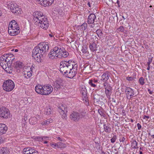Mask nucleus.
Instances as JSON below:
<instances>
[{"instance_id": "obj_44", "label": "nucleus", "mask_w": 154, "mask_h": 154, "mask_svg": "<svg viewBox=\"0 0 154 154\" xmlns=\"http://www.w3.org/2000/svg\"><path fill=\"white\" fill-rule=\"evenodd\" d=\"M117 139V136L116 135H114V136H113L112 138L111 139V140H110L111 142L112 143H114L115 142V141H116Z\"/></svg>"}, {"instance_id": "obj_55", "label": "nucleus", "mask_w": 154, "mask_h": 154, "mask_svg": "<svg viewBox=\"0 0 154 154\" xmlns=\"http://www.w3.org/2000/svg\"><path fill=\"white\" fill-rule=\"evenodd\" d=\"M71 41L69 39H68V40L67 41V42H68V43H71V42H72L73 41V40H72V39H71Z\"/></svg>"}, {"instance_id": "obj_22", "label": "nucleus", "mask_w": 154, "mask_h": 154, "mask_svg": "<svg viewBox=\"0 0 154 154\" xmlns=\"http://www.w3.org/2000/svg\"><path fill=\"white\" fill-rule=\"evenodd\" d=\"M8 130L7 127L4 124H0V133L1 134L5 133Z\"/></svg>"}, {"instance_id": "obj_4", "label": "nucleus", "mask_w": 154, "mask_h": 154, "mask_svg": "<svg viewBox=\"0 0 154 154\" xmlns=\"http://www.w3.org/2000/svg\"><path fill=\"white\" fill-rule=\"evenodd\" d=\"M74 64V61L71 60L63 61L60 63V71L62 73L66 75L69 69L71 68Z\"/></svg>"}, {"instance_id": "obj_49", "label": "nucleus", "mask_w": 154, "mask_h": 154, "mask_svg": "<svg viewBox=\"0 0 154 154\" xmlns=\"http://www.w3.org/2000/svg\"><path fill=\"white\" fill-rule=\"evenodd\" d=\"M149 116H144L143 117V119H145L146 121H148V119H149Z\"/></svg>"}, {"instance_id": "obj_19", "label": "nucleus", "mask_w": 154, "mask_h": 154, "mask_svg": "<svg viewBox=\"0 0 154 154\" xmlns=\"http://www.w3.org/2000/svg\"><path fill=\"white\" fill-rule=\"evenodd\" d=\"M35 90L38 94L44 95V86L38 85L35 86Z\"/></svg>"}, {"instance_id": "obj_53", "label": "nucleus", "mask_w": 154, "mask_h": 154, "mask_svg": "<svg viewBox=\"0 0 154 154\" xmlns=\"http://www.w3.org/2000/svg\"><path fill=\"white\" fill-rule=\"evenodd\" d=\"M91 24H92L90 25L89 26H90V28H93L94 27V25H95V23H92Z\"/></svg>"}, {"instance_id": "obj_8", "label": "nucleus", "mask_w": 154, "mask_h": 154, "mask_svg": "<svg viewBox=\"0 0 154 154\" xmlns=\"http://www.w3.org/2000/svg\"><path fill=\"white\" fill-rule=\"evenodd\" d=\"M77 64L74 62L73 65L71 67V69L68 70L66 76L69 78H73L77 74Z\"/></svg>"}, {"instance_id": "obj_63", "label": "nucleus", "mask_w": 154, "mask_h": 154, "mask_svg": "<svg viewBox=\"0 0 154 154\" xmlns=\"http://www.w3.org/2000/svg\"><path fill=\"white\" fill-rule=\"evenodd\" d=\"M58 138V140H61V138H60V137H58V138Z\"/></svg>"}, {"instance_id": "obj_36", "label": "nucleus", "mask_w": 154, "mask_h": 154, "mask_svg": "<svg viewBox=\"0 0 154 154\" xmlns=\"http://www.w3.org/2000/svg\"><path fill=\"white\" fill-rule=\"evenodd\" d=\"M95 34H97V37L100 38H101L103 37V33L102 31L100 29L97 30L96 31V33Z\"/></svg>"}, {"instance_id": "obj_28", "label": "nucleus", "mask_w": 154, "mask_h": 154, "mask_svg": "<svg viewBox=\"0 0 154 154\" xmlns=\"http://www.w3.org/2000/svg\"><path fill=\"white\" fill-rule=\"evenodd\" d=\"M103 128L104 131L108 133H110L111 130V128L108 124H105L103 125Z\"/></svg>"}, {"instance_id": "obj_26", "label": "nucleus", "mask_w": 154, "mask_h": 154, "mask_svg": "<svg viewBox=\"0 0 154 154\" xmlns=\"http://www.w3.org/2000/svg\"><path fill=\"white\" fill-rule=\"evenodd\" d=\"M89 48L91 51L92 52L96 51L97 50V45L94 42H93L92 43L90 44Z\"/></svg>"}, {"instance_id": "obj_50", "label": "nucleus", "mask_w": 154, "mask_h": 154, "mask_svg": "<svg viewBox=\"0 0 154 154\" xmlns=\"http://www.w3.org/2000/svg\"><path fill=\"white\" fill-rule=\"evenodd\" d=\"M127 79L129 81H131L133 80L134 78L132 77H127Z\"/></svg>"}, {"instance_id": "obj_27", "label": "nucleus", "mask_w": 154, "mask_h": 154, "mask_svg": "<svg viewBox=\"0 0 154 154\" xmlns=\"http://www.w3.org/2000/svg\"><path fill=\"white\" fill-rule=\"evenodd\" d=\"M109 75L107 73H104L101 76V80L103 81L107 82V81L109 79Z\"/></svg>"}, {"instance_id": "obj_33", "label": "nucleus", "mask_w": 154, "mask_h": 154, "mask_svg": "<svg viewBox=\"0 0 154 154\" xmlns=\"http://www.w3.org/2000/svg\"><path fill=\"white\" fill-rule=\"evenodd\" d=\"M131 146L133 149H137L138 147L137 146L136 141L134 139H132L131 141Z\"/></svg>"}, {"instance_id": "obj_58", "label": "nucleus", "mask_w": 154, "mask_h": 154, "mask_svg": "<svg viewBox=\"0 0 154 154\" xmlns=\"http://www.w3.org/2000/svg\"><path fill=\"white\" fill-rule=\"evenodd\" d=\"M43 142L45 144L47 143H48V142L47 141V140L44 141Z\"/></svg>"}, {"instance_id": "obj_20", "label": "nucleus", "mask_w": 154, "mask_h": 154, "mask_svg": "<svg viewBox=\"0 0 154 154\" xmlns=\"http://www.w3.org/2000/svg\"><path fill=\"white\" fill-rule=\"evenodd\" d=\"M62 49H63V47L60 48L58 47H55L53 49V50L55 53V54H56L57 57H60V52L62 51Z\"/></svg>"}, {"instance_id": "obj_13", "label": "nucleus", "mask_w": 154, "mask_h": 154, "mask_svg": "<svg viewBox=\"0 0 154 154\" xmlns=\"http://www.w3.org/2000/svg\"><path fill=\"white\" fill-rule=\"evenodd\" d=\"M10 8L13 13L16 14L18 15L21 14V10L17 4H11Z\"/></svg>"}, {"instance_id": "obj_32", "label": "nucleus", "mask_w": 154, "mask_h": 154, "mask_svg": "<svg viewBox=\"0 0 154 154\" xmlns=\"http://www.w3.org/2000/svg\"><path fill=\"white\" fill-rule=\"evenodd\" d=\"M87 27V24L86 23H83L82 25L78 26V28L79 29H80L81 30L83 31Z\"/></svg>"}, {"instance_id": "obj_1", "label": "nucleus", "mask_w": 154, "mask_h": 154, "mask_svg": "<svg viewBox=\"0 0 154 154\" xmlns=\"http://www.w3.org/2000/svg\"><path fill=\"white\" fill-rule=\"evenodd\" d=\"M48 42L40 43L33 50L32 57L37 62H40L43 55L48 50Z\"/></svg>"}, {"instance_id": "obj_25", "label": "nucleus", "mask_w": 154, "mask_h": 154, "mask_svg": "<svg viewBox=\"0 0 154 154\" xmlns=\"http://www.w3.org/2000/svg\"><path fill=\"white\" fill-rule=\"evenodd\" d=\"M34 149L30 147H28L24 148L23 150V153L24 154H31L33 153Z\"/></svg>"}, {"instance_id": "obj_48", "label": "nucleus", "mask_w": 154, "mask_h": 154, "mask_svg": "<svg viewBox=\"0 0 154 154\" xmlns=\"http://www.w3.org/2000/svg\"><path fill=\"white\" fill-rule=\"evenodd\" d=\"M125 139L124 137H120L119 140L120 142H123L125 140Z\"/></svg>"}, {"instance_id": "obj_3", "label": "nucleus", "mask_w": 154, "mask_h": 154, "mask_svg": "<svg viewBox=\"0 0 154 154\" xmlns=\"http://www.w3.org/2000/svg\"><path fill=\"white\" fill-rule=\"evenodd\" d=\"M20 27L17 22L13 20L10 22L8 26V32L11 36L17 35L20 32Z\"/></svg>"}, {"instance_id": "obj_31", "label": "nucleus", "mask_w": 154, "mask_h": 154, "mask_svg": "<svg viewBox=\"0 0 154 154\" xmlns=\"http://www.w3.org/2000/svg\"><path fill=\"white\" fill-rule=\"evenodd\" d=\"M62 51L60 52L61 55L60 57H63L64 58L66 57L69 55L68 52L65 50L63 48V49H62Z\"/></svg>"}, {"instance_id": "obj_57", "label": "nucleus", "mask_w": 154, "mask_h": 154, "mask_svg": "<svg viewBox=\"0 0 154 154\" xmlns=\"http://www.w3.org/2000/svg\"><path fill=\"white\" fill-rule=\"evenodd\" d=\"M49 35L50 38H52L53 36V34H49Z\"/></svg>"}, {"instance_id": "obj_5", "label": "nucleus", "mask_w": 154, "mask_h": 154, "mask_svg": "<svg viewBox=\"0 0 154 154\" xmlns=\"http://www.w3.org/2000/svg\"><path fill=\"white\" fill-rule=\"evenodd\" d=\"M14 56L11 54H5L0 57V63L11 64L14 59Z\"/></svg>"}, {"instance_id": "obj_30", "label": "nucleus", "mask_w": 154, "mask_h": 154, "mask_svg": "<svg viewBox=\"0 0 154 154\" xmlns=\"http://www.w3.org/2000/svg\"><path fill=\"white\" fill-rule=\"evenodd\" d=\"M9 151L6 147L0 148V154H8Z\"/></svg>"}, {"instance_id": "obj_46", "label": "nucleus", "mask_w": 154, "mask_h": 154, "mask_svg": "<svg viewBox=\"0 0 154 154\" xmlns=\"http://www.w3.org/2000/svg\"><path fill=\"white\" fill-rule=\"evenodd\" d=\"M51 110L50 108L47 109L45 110V113L46 115H49L51 113Z\"/></svg>"}, {"instance_id": "obj_21", "label": "nucleus", "mask_w": 154, "mask_h": 154, "mask_svg": "<svg viewBox=\"0 0 154 154\" xmlns=\"http://www.w3.org/2000/svg\"><path fill=\"white\" fill-rule=\"evenodd\" d=\"M39 116L38 115H37L36 116L31 117L29 120V123L32 125L35 124L39 119Z\"/></svg>"}, {"instance_id": "obj_41", "label": "nucleus", "mask_w": 154, "mask_h": 154, "mask_svg": "<svg viewBox=\"0 0 154 154\" xmlns=\"http://www.w3.org/2000/svg\"><path fill=\"white\" fill-rule=\"evenodd\" d=\"M139 82L141 85H143L145 84L144 79L143 77L140 78L139 79Z\"/></svg>"}, {"instance_id": "obj_45", "label": "nucleus", "mask_w": 154, "mask_h": 154, "mask_svg": "<svg viewBox=\"0 0 154 154\" xmlns=\"http://www.w3.org/2000/svg\"><path fill=\"white\" fill-rule=\"evenodd\" d=\"M54 0H46V2H47V4H48L47 5H46V7L51 5V4L53 3Z\"/></svg>"}, {"instance_id": "obj_56", "label": "nucleus", "mask_w": 154, "mask_h": 154, "mask_svg": "<svg viewBox=\"0 0 154 154\" xmlns=\"http://www.w3.org/2000/svg\"><path fill=\"white\" fill-rule=\"evenodd\" d=\"M99 112V113L100 115L101 116H103V112H102L101 111H100V112H99V110H98Z\"/></svg>"}, {"instance_id": "obj_37", "label": "nucleus", "mask_w": 154, "mask_h": 154, "mask_svg": "<svg viewBox=\"0 0 154 154\" xmlns=\"http://www.w3.org/2000/svg\"><path fill=\"white\" fill-rule=\"evenodd\" d=\"M37 1H38L40 4L44 7H46V5H47L46 0H36Z\"/></svg>"}, {"instance_id": "obj_18", "label": "nucleus", "mask_w": 154, "mask_h": 154, "mask_svg": "<svg viewBox=\"0 0 154 154\" xmlns=\"http://www.w3.org/2000/svg\"><path fill=\"white\" fill-rule=\"evenodd\" d=\"M14 66L16 71L18 72H20V69L22 68L23 64L22 62L17 61L14 63Z\"/></svg>"}, {"instance_id": "obj_35", "label": "nucleus", "mask_w": 154, "mask_h": 154, "mask_svg": "<svg viewBox=\"0 0 154 154\" xmlns=\"http://www.w3.org/2000/svg\"><path fill=\"white\" fill-rule=\"evenodd\" d=\"M81 51L84 54H86L88 55L89 54L87 48L86 47H82Z\"/></svg>"}, {"instance_id": "obj_24", "label": "nucleus", "mask_w": 154, "mask_h": 154, "mask_svg": "<svg viewBox=\"0 0 154 154\" xmlns=\"http://www.w3.org/2000/svg\"><path fill=\"white\" fill-rule=\"evenodd\" d=\"M98 80L95 79H91L89 80L88 83L91 87L93 88L95 87L97 84Z\"/></svg>"}, {"instance_id": "obj_10", "label": "nucleus", "mask_w": 154, "mask_h": 154, "mask_svg": "<svg viewBox=\"0 0 154 154\" xmlns=\"http://www.w3.org/2000/svg\"><path fill=\"white\" fill-rule=\"evenodd\" d=\"M103 85L105 89L106 96L109 99L112 93V87L107 82H104Z\"/></svg>"}, {"instance_id": "obj_16", "label": "nucleus", "mask_w": 154, "mask_h": 154, "mask_svg": "<svg viewBox=\"0 0 154 154\" xmlns=\"http://www.w3.org/2000/svg\"><path fill=\"white\" fill-rule=\"evenodd\" d=\"M59 111L61 114H62V117L63 119H66V114L65 113V111H66V109L63 105H62L59 108Z\"/></svg>"}, {"instance_id": "obj_6", "label": "nucleus", "mask_w": 154, "mask_h": 154, "mask_svg": "<svg viewBox=\"0 0 154 154\" xmlns=\"http://www.w3.org/2000/svg\"><path fill=\"white\" fill-rule=\"evenodd\" d=\"M15 87L14 82L11 80L8 79L5 81L3 84V90L7 92L11 91Z\"/></svg>"}, {"instance_id": "obj_15", "label": "nucleus", "mask_w": 154, "mask_h": 154, "mask_svg": "<svg viewBox=\"0 0 154 154\" xmlns=\"http://www.w3.org/2000/svg\"><path fill=\"white\" fill-rule=\"evenodd\" d=\"M0 65L2 66L3 69L5 71L8 73H11L12 72V68L11 67V64L3 63H0Z\"/></svg>"}, {"instance_id": "obj_61", "label": "nucleus", "mask_w": 154, "mask_h": 154, "mask_svg": "<svg viewBox=\"0 0 154 154\" xmlns=\"http://www.w3.org/2000/svg\"><path fill=\"white\" fill-rule=\"evenodd\" d=\"M130 121L131 122H134V120L132 119H130Z\"/></svg>"}, {"instance_id": "obj_11", "label": "nucleus", "mask_w": 154, "mask_h": 154, "mask_svg": "<svg viewBox=\"0 0 154 154\" xmlns=\"http://www.w3.org/2000/svg\"><path fill=\"white\" fill-rule=\"evenodd\" d=\"M53 85L55 88L60 90L63 88L64 83L62 80L59 79L54 82Z\"/></svg>"}, {"instance_id": "obj_64", "label": "nucleus", "mask_w": 154, "mask_h": 154, "mask_svg": "<svg viewBox=\"0 0 154 154\" xmlns=\"http://www.w3.org/2000/svg\"><path fill=\"white\" fill-rule=\"evenodd\" d=\"M140 154H143V152L142 151L140 152Z\"/></svg>"}, {"instance_id": "obj_43", "label": "nucleus", "mask_w": 154, "mask_h": 154, "mask_svg": "<svg viewBox=\"0 0 154 154\" xmlns=\"http://www.w3.org/2000/svg\"><path fill=\"white\" fill-rule=\"evenodd\" d=\"M57 143L52 142L50 143V146L53 148L56 149L57 148Z\"/></svg>"}, {"instance_id": "obj_17", "label": "nucleus", "mask_w": 154, "mask_h": 154, "mask_svg": "<svg viewBox=\"0 0 154 154\" xmlns=\"http://www.w3.org/2000/svg\"><path fill=\"white\" fill-rule=\"evenodd\" d=\"M96 17L95 15L94 14H90L88 18V24L93 23L94 22H96Z\"/></svg>"}, {"instance_id": "obj_51", "label": "nucleus", "mask_w": 154, "mask_h": 154, "mask_svg": "<svg viewBox=\"0 0 154 154\" xmlns=\"http://www.w3.org/2000/svg\"><path fill=\"white\" fill-rule=\"evenodd\" d=\"M137 126L138 130H140L141 129V125L139 123H138L137 124Z\"/></svg>"}, {"instance_id": "obj_40", "label": "nucleus", "mask_w": 154, "mask_h": 154, "mask_svg": "<svg viewBox=\"0 0 154 154\" xmlns=\"http://www.w3.org/2000/svg\"><path fill=\"white\" fill-rule=\"evenodd\" d=\"M117 32H124L125 31V29L123 26H120L117 29Z\"/></svg>"}, {"instance_id": "obj_52", "label": "nucleus", "mask_w": 154, "mask_h": 154, "mask_svg": "<svg viewBox=\"0 0 154 154\" xmlns=\"http://www.w3.org/2000/svg\"><path fill=\"white\" fill-rule=\"evenodd\" d=\"M87 5L90 8H91V7L92 8V6L91 7V3L90 2H88V3Z\"/></svg>"}, {"instance_id": "obj_2", "label": "nucleus", "mask_w": 154, "mask_h": 154, "mask_svg": "<svg viewBox=\"0 0 154 154\" xmlns=\"http://www.w3.org/2000/svg\"><path fill=\"white\" fill-rule=\"evenodd\" d=\"M33 21L35 24L46 30L49 25V22L46 17L41 11H35L32 14Z\"/></svg>"}, {"instance_id": "obj_54", "label": "nucleus", "mask_w": 154, "mask_h": 154, "mask_svg": "<svg viewBox=\"0 0 154 154\" xmlns=\"http://www.w3.org/2000/svg\"><path fill=\"white\" fill-rule=\"evenodd\" d=\"M148 91L150 94H152L153 92L152 91H151L150 89H148Z\"/></svg>"}, {"instance_id": "obj_59", "label": "nucleus", "mask_w": 154, "mask_h": 154, "mask_svg": "<svg viewBox=\"0 0 154 154\" xmlns=\"http://www.w3.org/2000/svg\"><path fill=\"white\" fill-rule=\"evenodd\" d=\"M18 50L17 49H15L14 50V52H18Z\"/></svg>"}, {"instance_id": "obj_23", "label": "nucleus", "mask_w": 154, "mask_h": 154, "mask_svg": "<svg viewBox=\"0 0 154 154\" xmlns=\"http://www.w3.org/2000/svg\"><path fill=\"white\" fill-rule=\"evenodd\" d=\"M25 78L28 79L30 78L32 75V71L31 70H24L23 72Z\"/></svg>"}, {"instance_id": "obj_62", "label": "nucleus", "mask_w": 154, "mask_h": 154, "mask_svg": "<svg viewBox=\"0 0 154 154\" xmlns=\"http://www.w3.org/2000/svg\"><path fill=\"white\" fill-rule=\"evenodd\" d=\"M2 15V12H1V10H0V17Z\"/></svg>"}, {"instance_id": "obj_14", "label": "nucleus", "mask_w": 154, "mask_h": 154, "mask_svg": "<svg viewBox=\"0 0 154 154\" xmlns=\"http://www.w3.org/2000/svg\"><path fill=\"white\" fill-rule=\"evenodd\" d=\"M125 93L127 98L130 99L134 95V93L132 89L129 87H127L125 89Z\"/></svg>"}, {"instance_id": "obj_39", "label": "nucleus", "mask_w": 154, "mask_h": 154, "mask_svg": "<svg viewBox=\"0 0 154 154\" xmlns=\"http://www.w3.org/2000/svg\"><path fill=\"white\" fill-rule=\"evenodd\" d=\"M38 140L42 142L44 141L47 140H49V137H39L38 138Z\"/></svg>"}, {"instance_id": "obj_38", "label": "nucleus", "mask_w": 154, "mask_h": 154, "mask_svg": "<svg viewBox=\"0 0 154 154\" xmlns=\"http://www.w3.org/2000/svg\"><path fill=\"white\" fill-rule=\"evenodd\" d=\"M152 57L151 58H149L148 60V62H147V64L148 65V67L147 69L149 70L150 68V64L152 62Z\"/></svg>"}, {"instance_id": "obj_34", "label": "nucleus", "mask_w": 154, "mask_h": 154, "mask_svg": "<svg viewBox=\"0 0 154 154\" xmlns=\"http://www.w3.org/2000/svg\"><path fill=\"white\" fill-rule=\"evenodd\" d=\"M53 122V120L51 119H49L46 121H44L41 123L42 125H45L51 123Z\"/></svg>"}, {"instance_id": "obj_47", "label": "nucleus", "mask_w": 154, "mask_h": 154, "mask_svg": "<svg viewBox=\"0 0 154 154\" xmlns=\"http://www.w3.org/2000/svg\"><path fill=\"white\" fill-rule=\"evenodd\" d=\"M57 148H61L63 146V143L61 142H59L57 143Z\"/></svg>"}, {"instance_id": "obj_9", "label": "nucleus", "mask_w": 154, "mask_h": 154, "mask_svg": "<svg viewBox=\"0 0 154 154\" xmlns=\"http://www.w3.org/2000/svg\"><path fill=\"white\" fill-rule=\"evenodd\" d=\"M11 116L10 112L8 109L4 107L0 108V117L7 119L10 117Z\"/></svg>"}, {"instance_id": "obj_29", "label": "nucleus", "mask_w": 154, "mask_h": 154, "mask_svg": "<svg viewBox=\"0 0 154 154\" xmlns=\"http://www.w3.org/2000/svg\"><path fill=\"white\" fill-rule=\"evenodd\" d=\"M56 54H55L53 49L51 50L49 54V57L52 59H56L58 58Z\"/></svg>"}, {"instance_id": "obj_7", "label": "nucleus", "mask_w": 154, "mask_h": 154, "mask_svg": "<svg viewBox=\"0 0 154 154\" xmlns=\"http://www.w3.org/2000/svg\"><path fill=\"white\" fill-rule=\"evenodd\" d=\"M87 115V113L84 111L80 112H73L70 114V118L72 120L75 122H78Z\"/></svg>"}, {"instance_id": "obj_12", "label": "nucleus", "mask_w": 154, "mask_h": 154, "mask_svg": "<svg viewBox=\"0 0 154 154\" xmlns=\"http://www.w3.org/2000/svg\"><path fill=\"white\" fill-rule=\"evenodd\" d=\"M53 91V88L51 85H44V95H48L51 94Z\"/></svg>"}, {"instance_id": "obj_42", "label": "nucleus", "mask_w": 154, "mask_h": 154, "mask_svg": "<svg viewBox=\"0 0 154 154\" xmlns=\"http://www.w3.org/2000/svg\"><path fill=\"white\" fill-rule=\"evenodd\" d=\"M82 100L83 101V102L86 103V105L88 104V99L87 97L85 96L83 97L82 98Z\"/></svg>"}, {"instance_id": "obj_60", "label": "nucleus", "mask_w": 154, "mask_h": 154, "mask_svg": "<svg viewBox=\"0 0 154 154\" xmlns=\"http://www.w3.org/2000/svg\"><path fill=\"white\" fill-rule=\"evenodd\" d=\"M2 139L0 137V143L2 142Z\"/></svg>"}]
</instances>
